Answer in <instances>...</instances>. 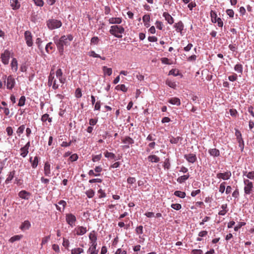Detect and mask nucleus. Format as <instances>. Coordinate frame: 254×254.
I'll list each match as a JSON object with an SVG mask.
<instances>
[{
    "mask_svg": "<svg viewBox=\"0 0 254 254\" xmlns=\"http://www.w3.org/2000/svg\"><path fill=\"white\" fill-rule=\"evenodd\" d=\"M73 37L71 34L63 35L60 39L56 37L54 38V42L56 44L58 50L61 55H62L64 51V46H68L70 45V43L72 41Z\"/></svg>",
    "mask_w": 254,
    "mask_h": 254,
    "instance_id": "nucleus-1",
    "label": "nucleus"
},
{
    "mask_svg": "<svg viewBox=\"0 0 254 254\" xmlns=\"http://www.w3.org/2000/svg\"><path fill=\"white\" fill-rule=\"evenodd\" d=\"M125 31V28L122 26L117 25L111 26L109 30L111 35L118 38H121L123 37V34Z\"/></svg>",
    "mask_w": 254,
    "mask_h": 254,
    "instance_id": "nucleus-2",
    "label": "nucleus"
},
{
    "mask_svg": "<svg viewBox=\"0 0 254 254\" xmlns=\"http://www.w3.org/2000/svg\"><path fill=\"white\" fill-rule=\"evenodd\" d=\"M2 79L3 80L4 84L6 86L7 89L12 90L15 86V80L12 75L7 76L4 75L2 77Z\"/></svg>",
    "mask_w": 254,
    "mask_h": 254,
    "instance_id": "nucleus-3",
    "label": "nucleus"
},
{
    "mask_svg": "<svg viewBox=\"0 0 254 254\" xmlns=\"http://www.w3.org/2000/svg\"><path fill=\"white\" fill-rule=\"evenodd\" d=\"M55 73L54 69L53 68L51 69L48 77V85L49 86H52V88L56 90L59 88V85L57 83V80L55 77Z\"/></svg>",
    "mask_w": 254,
    "mask_h": 254,
    "instance_id": "nucleus-4",
    "label": "nucleus"
},
{
    "mask_svg": "<svg viewBox=\"0 0 254 254\" xmlns=\"http://www.w3.org/2000/svg\"><path fill=\"white\" fill-rule=\"evenodd\" d=\"M62 22L61 20L56 19H50L47 21V26L50 30H54L61 27Z\"/></svg>",
    "mask_w": 254,
    "mask_h": 254,
    "instance_id": "nucleus-5",
    "label": "nucleus"
},
{
    "mask_svg": "<svg viewBox=\"0 0 254 254\" xmlns=\"http://www.w3.org/2000/svg\"><path fill=\"white\" fill-rule=\"evenodd\" d=\"M244 192L245 194L248 195L251 193L254 189V185L252 182L248 179H244Z\"/></svg>",
    "mask_w": 254,
    "mask_h": 254,
    "instance_id": "nucleus-6",
    "label": "nucleus"
},
{
    "mask_svg": "<svg viewBox=\"0 0 254 254\" xmlns=\"http://www.w3.org/2000/svg\"><path fill=\"white\" fill-rule=\"evenodd\" d=\"M65 217L66 222L69 226L73 228L75 226L76 218L74 214L70 213H66Z\"/></svg>",
    "mask_w": 254,
    "mask_h": 254,
    "instance_id": "nucleus-7",
    "label": "nucleus"
},
{
    "mask_svg": "<svg viewBox=\"0 0 254 254\" xmlns=\"http://www.w3.org/2000/svg\"><path fill=\"white\" fill-rule=\"evenodd\" d=\"M11 56V53L8 50H5L0 55L1 62L4 65H7Z\"/></svg>",
    "mask_w": 254,
    "mask_h": 254,
    "instance_id": "nucleus-8",
    "label": "nucleus"
},
{
    "mask_svg": "<svg viewBox=\"0 0 254 254\" xmlns=\"http://www.w3.org/2000/svg\"><path fill=\"white\" fill-rule=\"evenodd\" d=\"M235 135L236 136L237 141L239 143V147L241 148V151H243L244 148V142L240 131L238 129H235Z\"/></svg>",
    "mask_w": 254,
    "mask_h": 254,
    "instance_id": "nucleus-9",
    "label": "nucleus"
},
{
    "mask_svg": "<svg viewBox=\"0 0 254 254\" xmlns=\"http://www.w3.org/2000/svg\"><path fill=\"white\" fill-rule=\"evenodd\" d=\"M24 38L27 45L28 47H31L33 45L32 35L31 32L29 31H26L24 32Z\"/></svg>",
    "mask_w": 254,
    "mask_h": 254,
    "instance_id": "nucleus-10",
    "label": "nucleus"
},
{
    "mask_svg": "<svg viewBox=\"0 0 254 254\" xmlns=\"http://www.w3.org/2000/svg\"><path fill=\"white\" fill-rule=\"evenodd\" d=\"M30 146V141H28L23 147L20 148V156L23 158H25L27 155Z\"/></svg>",
    "mask_w": 254,
    "mask_h": 254,
    "instance_id": "nucleus-11",
    "label": "nucleus"
},
{
    "mask_svg": "<svg viewBox=\"0 0 254 254\" xmlns=\"http://www.w3.org/2000/svg\"><path fill=\"white\" fill-rule=\"evenodd\" d=\"M231 172L230 171H227L224 173H218L216 175V177L218 179H222L223 180H228L231 177Z\"/></svg>",
    "mask_w": 254,
    "mask_h": 254,
    "instance_id": "nucleus-12",
    "label": "nucleus"
},
{
    "mask_svg": "<svg viewBox=\"0 0 254 254\" xmlns=\"http://www.w3.org/2000/svg\"><path fill=\"white\" fill-rule=\"evenodd\" d=\"M122 141L123 143L125 144L123 147L124 148H129V144H132L134 143V140L132 138L129 136H126L125 137L122 139Z\"/></svg>",
    "mask_w": 254,
    "mask_h": 254,
    "instance_id": "nucleus-13",
    "label": "nucleus"
},
{
    "mask_svg": "<svg viewBox=\"0 0 254 254\" xmlns=\"http://www.w3.org/2000/svg\"><path fill=\"white\" fill-rule=\"evenodd\" d=\"M56 75V77L59 79V81L61 83L64 84L65 83L66 79L63 76V73L61 68H59L57 70Z\"/></svg>",
    "mask_w": 254,
    "mask_h": 254,
    "instance_id": "nucleus-14",
    "label": "nucleus"
},
{
    "mask_svg": "<svg viewBox=\"0 0 254 254\" xmlns=\"http://www.w3.org/2000/svg\"><path fill=\"white\" fill-rule=\"evenodd\" d=\"M90 240V244L97 245V235L95 231H91L89 235Z\"/></svg>",
    "mask_w": 254,
    "mask_h": 254,
    "instance_id": "nucleus-15",
    "label": "nucleus"
},
{
    "mask_svg": "<svg viewBox=\"0 0 254 254\" xmlns=\"http://www.w3.org/2000/svg\"><path fill=\"white\" fill-rule=\"evenodd\" d=\"M184 158L190 163H193L196 161V156L195 154L193 153H190L185 154Z\"/></svg>",
    "mask_w": 254,
    "mask_h": 254,
    "instance_id": "nucleus-16",
    "label": "nucleus"
},
{
    "mask_svg": "<svg viewBox=\"0 0 254 254\" xmlns=\"http://www.w3.org/2000/svg\"><path fill=\"white\" fill-rule=\"evenodd\" d=\"M10 5L13 10H17L20 8L21 4L18 0H10Z\"/></svg>",
    "mask_w": 254,
    "mask_h": 254,
    "instance_id": "nucleus-17",
    "label": "nucleus"
},
{
    "mask_svg": "<svg viewBox=\"0 0 254 254\" xmlns=\"http://www.w3.org/2000/svg\"><path fill=\"white\" fill-rule=\"evenodd\" d=\"M44 175L47 177L51 176V165L49 162H45L44 166Z\"/></svg>",
    "mask_w": 254,
    "mask_h": 254,
    "instance_id": "nucleus-18",
    "label": "nucleus"
},
{
    "mask_svg": "<svg viewBox=\"0 0 254 254\" xmlns=\"http://www.w3.org/2000/svg\"><path fill=\"white\" fill-rule=\"evenodd\" d=\"M76 234L78 236H81L85 234L87 232L86 227L83 226H78L75 229Z\"/></svg>",
    "mask_w": 254,
    "mask_h": 254,
    "instance_id": "nucleus-19",
    "label": "nucleus"
},
{
    "mask_svg": "<svg viewBox=\"0 0 254 254\" xmlns=\"http://www.w3.org/2000/svg\"><path fill=\"white\" fill-rule=\"evenodd\" d=\"M30 195V193L24 190H22L18 193V196L22 199L25 200H28Z\"/></svg>",
    "mask_w": 254,
    "mask_h": 254,
    "instance_id": "nucleus-20",
    "label": "nucleus"
},
{
    "mask_svg": "<svg viewBox=\"0 0 254 254\" xmlns=\"http://www.w3.org/2000/svg\"><path fill=\"white\" fill-rule=\"evenodd\" d=\"M97 245L90 244V247L87 250L89 254H98V250L97 249Z\"/></svg>",
    "mask_w": 254,
    "mask_h": 254,
    "instance_id": "nucleus-21",
    "label": "nucleus"
},
{
    "mask_svg": "<svg viewBox=\"0 0 254 254\" xmlns=\"http://www.w3.org/2000/svg\"><path fill=\"white\" fill-rule=\"evenodd\" d=\"M109 23L111 24H120L122 22L121 17H111L108 20Z\"/></svg>",
    "mask_w": 254,
    "mask_h": 254,
    "instance_id": "nucleus-22",
    "label": "nucleus"
},
{
    "mask_svg": "<svg viewBox=\"0 0 254 254\" xmlns=\"http://www.w3.org/2000/svg\"><path fill=\"white\" fill-rule=\"evenodd\" d=\"M31 227V223L28 220H25L20 225L19 228L22 231H25L26 230H28Z\"/></svg>",
    "mask_w": 254,
    "mask_h": 254,
    "instance_id": "nucleus-23",
    "label": "nucleus"
},
{
    "mask_svg": "<svg viewBox=\"0 0 254 254\" xmlns=\"http://www.w3.org/2000/svg\"><path fill=\"white\" fill-rule=\"evenodd\" d=\"M163 16L169 24H172L174 23V18L172 17V16L169 13H168L167 12H164L163 13Z\"/></svg>",
    "mask_w": 254,
    "mask_h": 254,
    "instance_id": "nucleus-24",
    "label": "nucleus"
},
{
    "mask_svg": "<svg viewBox=\"0 0 254 254\" xmlns=\"http://www.w3.org/2000/svg\"><path fill=\"white\" fill-rule=\"evenodd\" d=\"M10 65H11V69L13 71L16 72L17 70V69H18V63H17V61L16 58H13L12 59Z\"/></svg>",
    "mask_w": 254,
    "mask_h": 254,
    "instance_id": "nucleus-25",
    "label": "nucleus"
},
{
    "mask_svg": "<svg viewBox=\"0 0 254 254\" xmlns=\"http://www.w3.org/2000/svg\"><path fill=\"white\" fill-rule=\"evenodd\" d=\"M174 28H175L176 30L178 32H182L184 29V25L183 22L181 21H180L178 23H175L174 25Z\"/></svg>",
    "mask_w": 254,
    "mask_h": 254,
    "instance_id": "nucleus-26",
    "label": "nucleus"
},
{
    "mask_svg": "<svg viewBox=\"0 0 254 254\" xmlns=\"http://www.w3.org/2000/svg\"><path fill=\"white\" fill-rule=\"evenodd\" d=\"M66 204V203L65 201L60 200L58 202V205H56L57 209L60 211L64 210Z\"/></svg>",
    "mask_w": 254,
    "mask_h": 254,
    "instance_id": "nucleus-27",
    "label": "nucleus"
},
{
    "mask_svg": "<svg viewBox=\"0 0 254 254\" xmlns=\"http://www.w3.org/2000/svg\"><path fill=\"white\" fill-rule=\"evenodd\" d=\"M189 177L190 175L189 173H187L186 175L178 177L177 179V181L180 184H182L187 181L189 178Z\"/></svg>",
    "mask_w": 254,
    "mask_h": 254,
    "instance_id": "nucleus-28",
    "label": "nucleus"
},
{
    "mask_svg": "<svg viewBox=\"0 0 254 254\" xmlns=\"http://www.w3.org/2000/svg\"><path fill=\"white\" fill-rule=\"evenodd\" d=\"M169 103L177 106H180L181 105V101L180 99L177 97H173L170 99L168 101Z\"/></svg>",
    "mask_w": 254,
    "mask_h": 254,
    "instance_id": "nucleus-29",
    "label": "nucleus"
},
{
    "mask_svg": "<svg viewBox=\"0 0 254 254\" xmlns=\"http://www.w3.org/2000/svg\"><path fill=\"white\" fill-rule=\"evenodd\" d=\"M29 161L31 163L33 168H36L37 167L39 163V158L38 156H35L33 160H32V157H30Z\"/></svg>",
    "mask_w": 254,
    "mask_h": 254,
    "instance_id": "nucleus-30",
    "label": "nucleus"
},
{
    "mask_svg": "<svg viewBox=\"0 0 254 254\" xmlns=\"http://www.w3.org/2000/svg\"><path fill=\"white\" fill-rule=\"evenodd\" d=\"M147 159L149 161L152 163H158L160 161V158L155 155H151L148 156Z\"/></svg>",
    "mask_w": 254,
    "mask_h": 254,
    "instance_id": "nucleus-31",
    "label": "nucleus"
},
{
    "mask_svg": "<svg viewBox=\"0 0 254 254\" xmlns=\"http://www.w3.org/2000/svg\"><path fill=\"white\" fill-rule=\"evenodd\" d=\"M210 155L213 157H218L220 155V151L216 148L210 149L208 150Z\"/></svg>",
    "mask_w": 254,
    "mask_h": 254,
    "instance_id": "nucleus-32",
    "label": "nucleus"
},
{
    "mask_svg": "<svg viewBox=\"0 0 254 254\" xmlns=\"http://www.w3.org/2000/svg\"><path fill=\"white\" fill-rule=\"evenodd\" d=\"M234 70L240 74H243V65L241 64H237L234 66Z\"/></svg>",
    "mask_w": 254,
    "mask_h": 254,
    "instance_id": "nucleus-33",
    "label": "nucleus"
},
{
    "mask_svg": "<svg viewBox=\"0 0 254 254\" xmlns=\"http://www.w3.org/2000/svg\"><path fill=\"white\" fill-rule=\"evenodd\" d=\"M102 70L104 75L110 76L112 73V69L111 68L107 67L106 66L102 67Z\"/></svg>",
    "mask_w": 254,
    "mask_h": 254,
    "instance_id": "nucleus-34",
    "label": "nucleus"
},
{
    "mask_svg": "<svg viewBox=\"0 0 254 254\" xmlns=\"http://www.w3.org/2000/svg\"><path fill=\"white\" fill-rule=\"evenodd\" d=\"M15 171H12L11 172H10L9 174L8 175V176L5 180V184H7L10 183V182L13 179L14 175H15Z\"/></svg>",
    "mask_w": 254,
    "mask_h": 254,
    "instance_id": "nucleus-35",
    "label": "nucleus"
},
{
    "mask_svg": "<svg viewBox=\"0 0 254 254\" xmlns=\"http://www.w3.org/2000/svg\"><path fill=\"white\" fill-rule=\"evenodd\" d=\"M84 250L81 248H75L71 250V254H80L83 253Z\"/></svg>",
    "mask_w": 254,
    "mask_h": 254,
    "instance_id": "nucleus-36",
    "label": "nucleus"
},
{
    "mask_svg": "<svg viewBox=\"0 0 254 254\" xmlns=\"http://www.w3.org/2000/svg\"><path fill=\"white\" fill-rule=\"evenodd\" d=\"M243 176H246L248 179L253 180L254 179V171L247 172L246 171L243 172Z\"/></svg>",
    "mask_w": 254,
    "mask_h": 254,
    "instance_id": "nucleus-37",
    "label": "nucleus"
},
{
    "mask_svg": "<svg viewBox=\"0 0 254 254\" xmlns=\"http://www.w3.org/2000/svg\"><path fill=\"white\" fill-rule=\"evenodd\" d=\"M23 237V236L21 235H15L10 238L9 240V241L10 243H13L15 241H19Z\"/></svg>",
    "mask_w": 254,
    "mask_h": 254,
    "instance_id": "nucleus-38",
    "label": "nucleus"
},
{
    "mask_svg": "<svg viewBox=\"0 0 254 254\" xmlns=\"http://www.w3.org/2000/svg\"><path fill=\"white\" fill-rule=\"evenodd\" d=\"M210 16L212 22L213 23H216V21L218 18L216 13L215 11L211 10L210 12Z\"/></svg>",
    "mask_w": 254,
    "mask_h": 254,
    "instance_id": "nucleus-39",
    "label": "nucleus"
},
{
    "mask_svg": "<svg viewBox=\"0 0 254 254\" xmlns=\"http://www.w3.org/2000/svg\"><path fill=\"white\" fill-rule=\"evenodd\" d=\"M226 183L225 182H223L221 183L219 186V191L221 193H223L225 190V186H226Z\"/></svg>",
    "mask_w": 254,
    "mask_h": 254,
    "instance_id": "nucleus-40",
    "label": "nucleus"
},
{
    "mask_svg": "<svg viewBox=\"0 0 254 254\" xmlns=\"http://www.w3.org/2000/svg\"><path fill=\"white\" fill-rule=\"evenodd\" d=\"M174 194L176 196L179 197L180 198H183L186 196V193L185 192L179 191V190L175 191L174 192Z\"/></svg>",
    "mask_w": 254,
    "mask_h": 254,
    "instance_id": "nucleus-41",
    "label": "nucleus"
},
{
    "mask_svg": "<svg viewBox=\"0 0 254 254\" xmlns=\"http://www.w3.org/2000/svg\"><path fill=\"white\" fill-rule=\"evenodd\" d=\"M116 89L120 90L124 92H126L127 91V88L125 84L118 85L116 87Z\"/></svg>",
    "mask_w": 254,
    "mask_h": 254,
    "instance_id": "nucleus-42",
    "label": "nucleus"
},
{
    "mask_svg": "<svg viewBox=\"0 0 254 254\" xmlns=\"http://www.w3.org/2000/svg\"><path fill=\"white\" fill-rule=\"evenodd\" d=\"M105 156L106 158L114 159L116 158V155L112 152H109L107 151L104 153Z\"/></svg>",
    "mask_w": 254,
    "mask_h": 254,
    "instance_id": "nucleus-43",
    "label": "nucleus"
},
{
    "mask_svg": "<svg viewBox=\"0 0 254 254\" xmlns=\"http://www.w3.org/2000/svg\"><path fill=\"white\" fill-rule=\"evenodd\" d=\"M25 128V125H22L20 126L17 129L16 133L18 135V136H20L21 134H22L24 132V130Z\"/></svg>",
    "mask_w": 254,
    "mask_h": 254,
    "instance_id": "nucleus-44",
    "label": "nucleus"
},
{
    "mask_svg": "<svg viewBox=\"0 0 254 254\" xmlns=\"http://www.w3.org/2000/svg\"><path fill=\"white\" fill-rule=\"evenodd\" d=\"M26 98L24 96H22L19 100L18 106L19 107L23 106L25 103Z\"/></svg>",
    "mask_w": 254,
    "mask_h": 254,
    "instance_id": "nucleus-45",
    "label": "nucleus"
},
{
    "mask_svg": "<svg viewBox=\"0 0 254 254\" xmlns=\"http://www.w3.org/2000/svg\"><path fill=\"white\" fill-rule=\"evenodd\" d=\"M85 193L88 198H92L95 194V192L93 190L90 189L87 190Z\"/></svg>",
    "mask_w": 254,
    "mask_h": 254,
    "instance_id": "nucleus-46",
    "label": "nucleus"
},
{
    "mask_svg": "<svg viewBox=\"0 0 254 254\" xmlns=\"http://www.w3.org/2000/svg\"><path fill=\"white\" fill-rule=\"evenodd\" d=\"M171 164L169 158H167L165 160L164 162L163 167L165 169L169 170L170 168Z\"/></svg>",
    "mask_w": 254,
    "mask_h": 254,
    "instance_id": "nucleus-47",
    "label": "nucleus"
},
{
    "mask_svg": "<svg viewBox=\"0 0 254 254\" xmlns=\"http://www.w3.org/2000/svg\"><path fill=\"white\" fill-rule=\"evenodd\" d=\"M181 139V138L179 136L177 137H172L170 139V142L172 144H177Z\"/></svg>",
    "mask_w": 254,
    "mask_h": 254,
    "instance_id": "nucleus-48",
    "label": "nucleus"
},
{
    "mask_svg": "<svg viewBox=\"0 0 254 254\" xmlns=\"http://www.w3.org/2000/svg\"><path fill=\"white\" fill-rule=\"evenodd\" d=\"M166 84L169 87L173 88H175L176 86V84L174 82L169 80H167L166 81Z\"/></svg>",
    "mask_w": 254,
    "mask_h": 254,
    "instance_id": "nucleus-49",
    "label": "nucleus"
},
{
    "mask_svg": "<svg viewBox=\"0 0 254 254\" xmlns=\"http://www.w3.org/2000/svg\"><path fill=\"white\" fill-rule=\"evenodd\" d=\"M98 193L99 194V198H104L106 196L105 191L102 189L98 190Z\"/></svg>",
    "mask_w": 254,
    "mask_h": 254,
    "instance_id": "nucleus-50",
    "label": "nucleus"
},
{
    "mask_svg": "<svg viewBox=\"0 0 254 254\" xmlns=\"http://www.w3.org/2000/svg\"><path fill=\"white\" fill-rule=\"evenodd\" d=\"M35 5L38 6H43L44 5V1L43 0H32Z\"/></svg>",
    "mask_w": 254,
    "mask_h": 254,
    "instance_id": "nucleus-51",
    "label": "nucleus"
},
{
    "mask_svg": "<svg viewBox=\"0 0 254 254\" xmlns=\"http://www.w3.org/2000/svg\"><path fill=\"white\" fill-rule=\"evenodd\" d=\"M88 55L90 57H94V58H98L100 57V56L97 54H96L94 51H91L88 52Z\"/></svg>",
    "mask_w": 254,
    "mask_h": 254,
    "instance_id": "nucleus-52",
    "label": "nucleus"
},
{
    "mask_svg": "<svg viewBox=\"0 0 254 254\" xmlns=\"http://www.w3.org/2000/svg\"><path fill=\"white\" fill-rule=\"evenodd\" d=\"M75 97L77 98H80L82 96V93L80 88H77L76 89L75 92Z\"/></svg>",
    "mask_w": 254,
    "mask_h": 254,
    "instance_id": "nucleus-53",
    "label": "nucleus"
},
{
    "mask_svg": "<svg viewBox=\"0 0 254 254\" xmlns=\"http://www.w3.org/2000/svg\"><path fill=\"white\" fill-rule=\"evenodd\" d=\"M171 207L175 210H179L181 208L182 206L180 204L174 203L171 205Z\"/></svg>",
    "mask_w": 254,
    "mask_h": 254,
    "instance_id": "nucleus-54",
    "label": "nucleus"
},
{
    "mask_svg": "<svg viewBox=\"0 0 254 254\" xmlns=\"http://www.w3.org/2000/svg\"><path fill=\"white\" fill-rule=\"evenodd\" d=\"M150 20V16L149 14H145L142 17V20L144 23L146 22H149Z\"/></svg>",
    "mask_w": 254,
    "mask_h": 254,
    "instance_id": "nucleus-55",
    "label": "nucleus"
},
{
    "mask_svg": "<svg viewBox=\"0 0 254 254\" xmlns=\"http://www.w3.org/2000/svg\"><path fill=\"white\" fill-rule=\"evenodd\" d=\"M101 157H102L101 154H99V155H94L93 156L92 160L93 162H95L100 160L101 158Z\"/></svg>",
    "mask_w": 254,
    "mask_h": 254,
    "instance_id": "nucleus-56",
    "label": "nucleus"
},
{
    "mask_svg": "<svg viewBox=\"0 0 254 254\" xmlns=\"http://www.w3.org/2000/svg\"><path fill=\"white\" fill-rule=\"evenodd\" d=\"M52 43L51 42H49L47 44V45L45 47V50L48 53H50V50L53 49V47L52 46Z\"/></svg>",
    "mask_w": 254,
    "mask_h": 254,
    "instance_id": "nucleus-57",
    "label": "nucleus"
},
{
    "mask_svg": "<svg viewBox=\"0 0 254 254\" xmlns=\"http://www.w3.org/2000/svg\"><path fill=\"white\" fill-rule=\"evenodd\" d=\"M135 231L137 234H142L143 233V226H139L137 227Z\"/></svg>",
    "mask_w": 254,
    "mask_h": 254,
    "instance_id": "nucleus-58",
    "label": "nucleus"
},
{
    "mask_svg": "<svg viewBox=\"0 0 254 254\" xmlns=\"http://www.w3.org/2000/svg\"><path fill=\"white\" fill-rule=\"evenodd\" d=\"M7 134L8 136H11L13 134V129L11 127H8L6 128Z\"/></svg>",
    "mask_w": 254,
    "mask_h": 254,
    "instance_id": "nucleus-59",
    "label": "nucleus"
},
{
    "mask_svg": "<svg viewBox=\"0 0 254 254\" xmlns=\"http://www.w3.org/2000/svg\"><path fill=\"white\" fill-rule=\"evenodd\" d=\"M228 79L230 81H235L237 79V75L236 74H234L232 75H230L228 77Z\"/></svg>",
    "mask_w": 254,
    "mask_h": 254,
    "instance_id": "nucleus-60",
    "label": "nucleus"
},
{
    "mask_svg": "<svg viewBox=\"0 0 254 254\" xmlns=\"http://www.w3.org/2000/svg\"><path fill=\"white\" fill-rule=\"evenodd\" d=\"M136 182V179L134 177H129L127 179V183L129 184H133Z\"/></svg>",
    "mask_w": 254,
    "mask_h": 254,
    "instance_id": "nucleus-61",
    "label": "nucleus"
},
{
    "mask_svg": "<svg viewBox=\"0 0 254 254\" xmlns=\"http://www.w3.org/2000/svg\"><path fill=\"white\" fill-rule=\"evenodd\" d=\"M78 157L76 154H73L70 155L69 157V160L71 161H75L77 160Z\"/></svg>",
    "mask_w": 254,
    "mask_h": 254,
    "instance_id": "nucleus-62",
    "label": "nucleus"
},
{
    "mask_svg": "<svg viewBox=\"0 0 254 254\" xmlns=\"http://www.w3.org/2000/svg\"><path fill=\"white\" fill-rule=\"evenodd\" d=\"M192 254H202L203 251L200 249H194L191 251Z\"/></svg>",
    "mask_w": 254,
    "mask_h": 254,
    "instance_id": "nucleus-63",
    "label": "nucleus"
},
{
    "mask_svg": "<svg viewBox=\"0 0 254 254\" xmlns=\"http://www.w3.org/2000/svg\"><path fill=\"white\" fill-rule=\"evenodd\" d=\"M115 254H127V252L125 250H122L121 249H118Z\"/></svg>",
    "mask_w": 254,
    "mask_h": 254,
    "instance_id": "nucleus-64",
    "label": "nucleus"
}]
</instances>
